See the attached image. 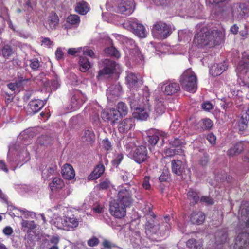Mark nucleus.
<instances>
[{"mask_svg":"<svg viewBox=\"0 0 249 249\" xmlns=\"http://www.w3.org/2000/svg\"><path fill=\"white\" fill-rule=\"evenodd\" d=\"M132 202V192L129 189H123L119 191L117 199L110 202L109 212L114 217L121 219L126 215L127 207Z\"/></svg>","mask_w":249,"mask_h":249,"instance_id":"f257e3e1","label":"nucleus"},{"mask_svg":"<svg viewBox=\"0 0 249 249\" xmlns=\"http://www.w3.org/2000/svg\"><path fill=\"white\" fill-rule=\"evenodd\" d=\"M221 34L217 30L209 31L207 28H202L195 34L193 43L198 48L208 45H215L221 39Z\"/></svg>","mask_w":249,"mask_h":249,"instance_id":"f03ea898","label":"nucleus"},{"mask_svg":"<svg viewBox=\"0 0 249 249\" xmlns=\"http://www.w3.org/2000/svg\"><path fill=\"white\" fill-rule=\"evenodd\" d=\"M150 92L147 87L143 89V97L140 105L132 113L134 118L146 120L149 117L151 110V105L149 103Z\"/></svg>","mask_w":249,"mask_h":249,"instance_id":"7ed1b4c3","label":"nucleus"},{"mask_svg":"<svg viewBox=\"0 0 249 249\" xmlns=\"http://www.w3.org/2000/svg\"><path fill=\"white\" fill-rule=\"evenodd\" d=\"M179 81L184 90L191 93L196 91L197 77L191 69H188L183 72Z\"/></svg>","mask_w":249,"mask_h":249,"instance_id":"20e7f679","label":"nucleus"},{"mask_svg":"<svg viewBox=\"0 0 249 249\" xmlns=\"http://www.w3.org/2000/svg\"><path fill=\"white\" fill-rule=\"evenodd\" d=\"M122 25L124 28L131 31L140 38H144L146 36L144 26L134 19L127 20L122 24Z\"/></svg>","mask_w":249,"mask_h":249,"instance_id":"39448f33","label":"nucleus"},{"mask_svg":"<svg viewBox=\"0 0 249 249\" xmlns=\"http://www.w3.org/2000/svg\"><path fill=\"white\" fill-rule=\"evenodd\" d=\"M133 0H118L115 6L116 12L125 15H129L132 12Z\"/></svg>","mask_w":249,"mask_h":249,"instance_id":"423d86ee","label":"nucleus"},{"mask_svg":"<svg viewBox=\"0 0 249 249\" xmlns=\"http://www.w3.org/2000/svg\"><path fill=\"white\" fill-rule=\"evenodd\" d=\"M152 32L153 34H159L163 38H167L172 32L170 25L160 21L156 22L153 25Z\"/></svg>","mask_w":249,"mask_h":249,"instance_id":"0eeeda50","label":"nucleus"},{"mask_svg":"<svg viewBox=\"0 0 249 249\" xmlns=\"http://www.w3.org/2000/svg\"><path fill=\"white\" fill-rule=\"evenodd\" d=\"M233 16L240 20L245 18L246 14L249 12V4L242 3H234L231 7Z\"/></svg>","mask_w":249,"mask_h":249,"instance_id":"6e6552de","label":"nucleus"},{"mask_svg":"<svg viewBox=\"0 0 249 249\" xmlns=\"http://www.w3.org/2000/svg\"><path fill=\"white\" fill-rule=\"evenodd\" d=\"M148 158V151L145 146L141 145L137 147L133 152L132 159L138 164L145 162Z\"/></svg>","mask_w":249,"mask_h":249,"instance_id":"1a4fd4ad","label":"nucleus"},{"mask_svg":"<svg viewBox=\"0 0 249 249\" xmlns=\"http://www.w3.org/2000/svg\"><path fill=\"white\" fill-rule=\"evenodd\" d=\"M103 63L104 68L98 71V76L101 77L106 75H109L114 72L117 65L115 61L109 59H106L103 61Z\"/></svg>","mask_w":249,"mask_h":249,"instance_id":"9d476101","label":"nucleus"},{"mask_svg":"<svg viewBox=\"0 0 249 249\" xmlns=\"http://www.w3.org/2000/svg\"><path fill=\"white\" fill-rule=\"evenodd\" d=\"M101 116L104 121L110 122L111 124H114L119 119V113L116 111V109H110L103 111Z\"/></svg>","mask_w":249,"mask_h":249,"instance_id":"9b49d317","label":"nucleus"},{"mask_svg":"<svg viewBox=\"0 0 249 249\" xmlns=\"http://www.w3.org/2000/svg\"><path fill=\"white\" fill-rule=\"evenodd\" d=\"M46 100H33L28 104L27 111L30 114H34L38 112L46 104Z\"/></svg>","mask_w":249,"mask_h":249,"instance_id":"f8f14e48","label":"nucleus"},{"mask_svg":"<svg viewBox=\"0 0 249 249\" xmlns=\"http://www.w3.org/2000/svg\"><path fill=\"white\" fill-rule=\"evenodd\" d=\"M246 147H249V142H239L233 144L227 151L229 156L233 157L240 154Z\"/></svg>","mask_w":249,"mask_h":249,"instance_id":"ddd939ff","label":"nucleus"},{"mask_svg":"<svg viewBox=\"0 0 249 249\" xmlns=\"http://www.w3.org/2000/svg\"><path fill=\"white\" fill-rule=\"evenodd\" d=\"M249 243V234L247 233H239L235 240L234 248L235 249H242Z\"/></svg>","mask_w":249,"mask_h":249,"instance_id":"4468645a","label":"nucleus"},{"mask_svg":"<svg viewBox=\"0 0 249 249\" xmlns=\"http://www.w3.org/2000/svg\"><path fill=\"white\" fill-rule=\"evenodd\" d=\"M86 99L83 95L77 91L74 93L71 98V109L74 111L79 108L85 102Z\"/></svg>","mask_w":249,"mask_h":249,"instance_id":"2eb2a0df","label":"nucleus"},{"mask_svg":"<svg viewBox=\"0 0 249 249\" xmlns=\"http://www.w3.org/2000/svg\"><path fill=\"white\" fill-rule=\"evenodd\" d=\"M135 126L133 118H126L118 124V128L119 132L126 133Z\"/></svg>","mask_w":249,"mask_h":249,"instance_id":"dca6fc26","label":"nucleus"},{"mask_svg":"<svg viewBox=\"0 0 249 249\" xmlns=\"http://www.w3.org/2000/svg\"><path fill=\"white\" fill-rule=\"evenodd\" d=\"M160 226L157 223H155L153 220L147 221L145 224V231L146 233L148 235V233L151 234H160L163 236L164 234L163 232L160 231Z\"/></svg>","mask_w":249,"mask_h":249,"instance_id":"f3484780","label":"nucleus"},{"mask_svg":"<svg viewBox=\"0 0 249 249\" xmlns=\"http://www.w3.org/2000/svg\"><path fill=\"white\" fill-rule=\"evenodd\" d=\"M172 173L177 176H181L185 171V165L179 160H173L171 162Z\"/></svg>","mask_w":249,"mask_h":249,"instance_id":"a211bd4d","label":"nucleus"},{"mask_svg":"<svg viewBox=\"0 0 249 249\" xmlns=\"http://www.w3.org/2000/svg\"><path fill=\"white\" fill-rule=\"evenodd\" d=\"M62 227L64 230H70L71 229L76 228L78 225V221L75 217H64L61 218Z\"/></svg>","mask_w":249,"mask_h":249,"instance_id":"6ab92c4d","label":"nucleus"},{"mask_svg":"<svg viewBox=\"0 0 249 249\" xmlns=\"http://www.w3.org/2000/svg\"><path fill=\"white\" fill-rule=\"evenodd\" d=\"M237 70L242 73H247L249 71V55L245 53L242 57V59L239 62Z\"/></svg>","mask_w":249,"mask_h":249,"instance_id":"aec40b11","label":"nucleus"},{"mask_svg":"<svg viewBox=\"0 0 249 249\" xmlns=\"http://www.w3.org/2000/svg\"><path fill=\"white\" fill-rule=\"evenodd\" d=\"M126 83L130 89H135L142 83L139 81L137 74L133 72H129L125 77Z\"/></svg>","mask_w":249,"mask_h":249,"instance_id":"412c9836","label":"nucleus"},{"mask_svg":"<svg viewBox=\"0 0 249 249\" xmlns=\"http://www.w3.org/2000/svg\"><path fill=\"white\" fill-rule=\"evenodd\" d=\"M59 21V18L57 15L54 12L51 13L48 16L46 22L47 26H48L47 29L49 31L55 30Z\"/></svg>","mask_w":249,"mask_h":249,"instance_id":"4be33fe9","label":"nucleus"},{"mask_svg":"<svg viewBox=\"0 0 249 249\" xmlns=\"http://www.w3.org/2000/svg\"><path fill=\"white\" fill-rule=\"evenodd\" d=\"M81 139L87 144L92 145L95 142V135L92 129H87L84 131Z\"/></svg>","mask_w":249,"mask_h":249,"instance_id":"5701e85b","label":"nucleus"},{"mask_svg":"<svg viewBox=\"0 0 249 249\" xmlns=\"http://www.w3.org/2000/svg\"><path fill=\"white\" fill-rule=\"evenodd\" d=\"M105 170V166L102 163L97 165L93 171L88 176V179L89 180H94L98 179L104 173Z\"/></svg>","mask_w":249,"mask_h":249,"instance_id":"b1692460","label":"nucleus"},{"mask_svg":"<svg viewBox=\"0 0 249 249\" xmlns=\"http://www.w3.org/2000/svg\"><path fill=\"white\" fill-rule=\"evenodd\" d=\"M63 177L68 180H71L75 177V171L72 166L70 164H64L62 168Z\"/></svg>","mask_w":249,"mask_h":249,"instance_id":"393cba45","label":"nucleus"},{"mask_svg":"<svg viewBox=\"0 0 249 249\" xmlns=\"http://www.w3.org/2000/svg\"><path fill=\"white\" fill-rule=\"evenodd\" d=\"M205 219V216L202 212H193L190 215V220L193 224L201 225Z\"/></svg>","mask_w":249,"mask_h":249,"instance_id":"a878e982","label":"nucleus"},{"mask_svg":"<svg viewBox=\"0 0 249 249\" xmlns=\"http://www.w3.org/2000/svg\"><path fill=\"white\" fill-rule=\"evenodd\" d=\"M180 86L176 82L169 83L164 87V92L167 95H172L180 90Z\"/></svg>","mask_w":249,"mask_h":249,"instance_id":"bb28decb","label":"nucleus"},{"mask_svg":"<svg viewBox=\"0 0 249 249\" xmlns=\"http://www.w3.org/2000/svg\"><path fill=\"white\" fill-rule=\"evenodd\" d=\"M213 125V122L211 120L208 118H205L200 120L197 125V129L202 130H210Z\"/></svg>","mask_w":249,"mask_h":249,"instance_id":"cd10ccee","label":"nucleus"},{"mask_svg":"<svg viewBox=\"0 0 249 249\" xmlns=\"http://www.w3.org/2000/svg\"><path fill=\"white\" fill-rule=\"evenodd\" d=\"M64 185V182L61 178L55 177L49 183V187L52 191L55 192L61 189Z\"/></svg>","mask_w":249,"mask_h":249,"instance_id":"c85d7f7f","label":"nucleus"},{"mask_svg":"<svg viewBox=\"0 0 249 249\" xmlns=\"http://www.w3.org/2000/svg\"><path fill=\"white\" fill-rule=\"evenodd\" d=\"M79 65V70L82 72H85L89 70L91 67V64L89 59L84 56L80 57L78 62Z\"/></svg>","mask_w":249,"mask_h":249,"instance_id":"c756f323","label":"nucleus"},{"mask_svg":"<svg viewBox=\"0 0 249 249\" xmlns=\"http://www.w3.org/2000/svg\"><path fill=\"white\" fill-rule=\"evenodd\" d=\"M74 10L76 13L80 15H85L89 11V8L88 3L82 1L76 3Z\"/></svg>","mask_w":249,"mask_h":249,"instance_id":"7c9ffc66","label":"nucleus"},{"mask_svg":"<svg viewBox=\"0 0 249 249\" xmlns=\"http://www.w3.org/2000/svg\"><path fill=\"white\" fill-rule=\"evenodd\" d=\"M121 178L124 182H126L125 185L126 186L124 187H122L121 189H129L130 190V186L133 185V182L132 181V179L133 178L132 175L127 172H123L121 174Z\"/></svg>","mask_w":249,"mask_h":249,"instance_id":"2f4dec72","label":"nucleus"},{"mask_svg":"<svg viewBox=\"0 0 249 249\" xmlns=\"http://www.w3.org/2000/svg\"><path fill=\"white\" fill-rule=\"evenodd\" d=\"M66 22L73 27L77 28L80 23V17L75 14H71L67 18Z\"/></svg>","mask_w":249,"mask_h":249,"instance_id":"473e14b6","label":"nucleus"},{"mask_svg":"<svg viewBox=\"0 0 249 249\" xmlns=\"http://www.w3.org/2000/svg\"><path fill=\"white\" fill-rule=\"evenodd\" d=\"M186 246L190 249H197L203 246V241L201 240H197L192 238L186 242Z\"/></svg>","mask_w":249,"mask_h":249,"instance_id":"72a5a7b5","label":"nucleus"},{"mask_svg":"<svg viewBox=\"0 0 249 249\" xmlns=\"http://www.w3.org/2000/svg\"><path fill=\"white\" fill-rule=\"evenodd\" d=\"M166 107L163 102L161 99L156 98L155 110L158 115L162 114L165 110Z\"/></svg>","mask_w":249,"mask_h":249,"instance_id":"f704fd0d","label":"nucleus"},{"mask_svg":"<svg viewBox=\"0 0 249 249\" xmlns=\"http://www.w3.org/2000/svg\"><path fill=\"white\" fill-rule=\"evenodd\" d=\"M56 169L57 167L54 165L46 167V169L43 170L42 172V178L45 179H48L53 174Z\"/></svg>","mask_w":249,"mask_h":249,"instance_id":"c9c22d12","label":"nucleus"},{"mask_svg":"<svg viewBox=\"0 0 249 249\" xmlns=\"http://www.w3.org/2000/svg\"><path fill=\"white\" fill-rule=\"evenodd\" d=\"M104 53L106 54L119 58L120 54L119 52L114 46H111L106 48L104 50Z\"/></svg>","mask_w":249,"mask_h":249,"instance_id":"e433bc0d","label":"nucleus"},{"mask_svg":"<svg viewBox=\"0 0 249 249\" xmlns=\"http://www.w3.org/2000/svg\"><path fill=\"white\" fill-rule=\"evenodd\" d=\"M117 109L116 111H118L119 113V117L120 116H125L128 113V107L126 104L122 102H120L118 103Z\"/></svg>","mask_w":249,"mask_h":249,"instance_id":"4c0bfd02","label":"nucleus"},{"mask_svg":"<svg viewBox=\"0 0 249 249\" xmlns=\"http://www.w3.org/2000/svg\"><path fill=\"white\" fill-rule=\"evenodd\" d=\"M2 56L5 59H8L13 54L14 51L12 47L8 44L5 45L1 50Z\"/></svg>","mask_w":249,"mask_h":249,"instance_id":"58836bf2","label":"nucleus"},{"mask_svg":"<svg viewBox=\"0 0 249 249\" xmlns=\"http://www.w3.org/2000/svg\"><path fill=\"white\" fill-rule=\"evenodd\" d=\"M185 141L182 139L178 138H174L173 140L169 141V144L173 147H182L185 145Z\"/></svg>","mask_w":249,"mask_h":249,"instance_id":"ea45409f","label":"nucleus"},{"mask_svg":"<svg viewBox=\"0 0 249 249\" xmlns=\"http://www.w3.org/2000/svg\"><path fill=\"white\" fill-rule=\"evenodd\" d=\"M111 185L110 181L107 178L101 180L100 183L97 185L96 188L99 190H107Z\"/></svg>","mask_w":249,"mask_h":249,"instance_id":"a19ab883","label":"nucleus"},{"mask_svg":"<svg viewBox=\"0 0 249 249\" xmlns=\"http://www.w3.org/2000/svg\"><path fill=\"white\" fill-rule=\"evenodd\" d=\"M187 197L189 200H192L195 203H197L199 200L198 194L196 191L193 189H190L188 191Z\"/></svg>","mask_w":249,"mask_h":249,"instance_id":"79ce46f5","label":"nucleus"},{"mask_svg":"<svg viewBox=\"0 0 249 249\" xmlns=\"http://www.w3.org/2000/svg\"><path fill=\"white\" fill-rule=\"evenodd\" d=\"M142 92H143V90ZM140 95H141V93H140ZM142 96L140 97L139 101L132 98H129V104L131 109H134L135 110L137 107H139L143 97V93H142Z\"/></svg>","mask_w":249,"mask_h":249,"instance_id":"37998d69","label":"nucleus"},{"mask_svg":"<svg viewBox=\"0 0 249 249\" xmlns=\"http://www.w3.org/2000/svg\"><path fill=\"white\" fill-rule=\"evenodd\" d=\"M227 67L222 64H218L215 68L214 71L212 75L213 76H217L220 75L224 71L226 70Z\"/></svg>","mask_w":249,"mask_h":249,"instance_id":"c03bdc74","label":"nucleus"},{"mask_svg":"<svg viewBox=\"0 0 249 249\" xmlns=\"http://www.w3.org/2000/svg\"><path fill=\"white\" fill-rule=\"evenodd\" d=\"M102 144L103 148L108 153L112 150V144L108 139H104L102 141Z\"/></svg>","mask_w":249,"mask_h":249,"instance_id":"a18cd8bd","label":"nucleus"},{"mask_svg":"<svg viewBox=\"0 0 249 249\" xmlns=\"http://www.w3.org/2000/svg\"><path fill=\"white\" fill-rule=\"evenodd\" d=\"M91 120L93 124L95 125H98L100 124L101 121L99 118V113L94 111L91 114Z\"/></svg>","mask_w":249,"mask_h":249,"instance_id":"49530a36","label":"nucleus"},{"mask_svg":"<svg viewBox=\"0 0 249 249\" xmlns=\"http://www.w3.org/2000/svg\"><path fill=\"white\" fill-rule=\"evenodd\" d=\"M148 138L147 141L151 145H156L159 140L158 134H157L156 131L153 135H148Z\"/></svg>","mask_w":249,"mask_h":249,"instance_id":"de8ad7c7","label":"nucleus"},{"mask_svg":"<svg viewBox=\"0 0 249 249\" xmlns=\"http://www.w3.org/2000/svg\"><path fill=\"white\" fill-rule=\"evenodd\" d=\"M177 151L170 148H166L164 149L163 154L164 157H172L177 154Z\"/></svg>","mask_w":249,"mask_h":249,"instance_id":"09e8293b","label":"nucleus"},{"mask_svg":"<svg viewBox=\"0 0 249 249\" xmlns=\"http://www.w3.org/2000/svg\"><path fill=\"white\" fill-rule=\"evenodd\" d=\"M248 121H245V119L241 117L238 123L239 130L242 131L246 129L248 126Z\"/></svg>","mask_w":249,"mask_h":249,"instance_id":"8fccbe9b","label":"nucleus"},{"mask_svg":"<svg viewBox=\"0 0 249 249\" xmlns=\"http://www.w3.org/2000/svg\"><path fill=\"white\" fill-rule=\"evenodd\" d=\"M30 67L34 71H36L40 67V63L37 59H32L30 61Z\"/></svg>","mask_w":249,"mask_h":249,"instance_id":"3c124183","label":"nucleus"},{"mask_svg":"<svg viewBox=\"0 0 249 249\" xmlns=\"http://www.w3.org/2000/svg\"><path fill=\"white\" fill-rule=\"evenodd\" d=\"M221 101L220 107L225 111H226L228 108L231 107L232 105V103L231 102H226L224 98H222Z\"/></svg>","mask_w":249,"mask_h":249,"instance_id":"603ef678","label":"nucleus"},{"mask_svg":"<svg viewBox=\"0 0 249 249\" xmlns=\"http://www.w3.org/2000/svg\"><path fill=\"white\" fill-rule=\"evenodd\" d=\"M142 187L145 190H150L151 188V185L150 184V177L149 176H145L142 182Z\"/></svg>","mask_w":249,"mask_h":249,"instance_id":"864d4df0","label":"nucleus"},{"mask_svg":"<svg viewBox=\"0 0 249 249\" xmlns=\"http://www.w3.org/2000/svg\"><path fill=\"white\" fill-rule=\"evenodd\" d=\"M124 158L123 155L122 154H117L115 157V158L112 160V164L113 165L118 166L119 165L122 160Z\"/></svg>","mask_w":249,"mask_h":249,"instance_id":"5fc2aeb1","label":"nucleus"},{"mask_svg":"<svg viewBox=\"0 0 249 249\" xmlns=\"http://www.w3.org/2000/svg\"><path fill=\"white\" fill-rule=\"evenodd\" d=\"M99 243V239L95 237H93L88 240L87 242L88 245L90 247H94L98 245Z\"/></svg>","mask_w":249,"mask_h":249,"instance_id":"6e6d98bb","label":"nucleus"},{"mask_svg":"<svg viewBox=\"0 0 249 249\" xmlns=\"http://www.w3.org/2000/svg\"><path fill=\"white\" fill-rule=\"evenodd\" d=\"M200 202L206 203L207 204H213L214 203L213 200L210 196H203L201 197Z\"/></svg>","mask_w":249,"mask_h":249,"instance_id":"4d7b16f0","label":"nucleus"},{"mask_svg":"<svg viewBox=\"0 0 249 249\" xmlns=\"http://www.w3.org/2000/svg\"><path fill=\"white\" fill-rule=\"evenodd\" d=\"M157 6H166L169 2L170 0H151Z\"/></svg>","mask_w":249,"mask_h":249,"instance_id":"13d9d810","label":"nucleus"},{"mask_svg":"<svg viewBox=\"0 0 249 249\" xmlns=\"http://www.w3.org/2000/svg\"><path fill=\"white\" fill-rule=\"evenodd\" d=\"M127 47L130 50H134L136 47V44L134 40L128 38L126 41Z\"/></svg>","mask_w":249,"mask_h":249,"instance_id":"bf43d9fd","label":"nucleus"},{"mask_svg":"<svg viewBox=\"0 0 249 249\" xmlns=\"http://www.w3.org/2000/svg\"><path fill=\"white\" fill-rule=\"evenodd\" d=\"M209 161L208 156L206 155H204L199 160V163L203 167H205L207 165Z\"/></svg>","mask_w":249,"mask_h":249,"instance_id":"052dcab7","label":"nucleus"},{"mask_svg":"<svg viewBox=\"0 0 249 249\" xmlns=\"http://www.w3.org/2000/svg\"><path fill=\"white\" fill-rule=\"evenodd\" d=\"M41 44H44L45 46H47L49 48H50L53 43V41H51L49 37H41Z\"/></svg>","mask_w":249,"mask_h":249,"instance_id":"680f3d73","label":"nucleus"},{"mask_svg":"<svg viewBox=\"0 0 249 249\" xmlns=\"http://www.w3.org/2000/svg\"><path fill=\"white\" fill-rule=\"evenodd\" d=\"M207 140L212 144L214 145L216 142V136L213 133H209L207 136Z\"/></svg>","mask_w":249,"mask_h":249,"instance_id":"e2e57ef3","label":"nucleus"},{"mask_svg":"<svg viewBox=\"0 0 249 249\" xmlns=\"http://www.w3.org/2000/svg\"><path fill=\"white\" fill-rule=\"evenodd\" d=\"M169 178V174L167 171L163 172L161 175L159 177V179L160 182H165Z\"/></svg>","mask_w":249,"mask_h":249,"instance_id":"0e129e2a","label":"nucleus"},{"mask_svg":"<svg viewBox=\"0 0 249 249\" xmlns=\"http://www.w3.org/2000/svg\"><path fill=\"white\" fill-rule=\"evenodd\" d=\"M55 57L57 60H60L63 58L64 53L60 48H57L55 53Z\"/></svg>","mask_w":249,"mask_h":249,"instance_id":"69168bd1","label":"nucleus"},{"mask_svg":"<svg viewBox=\"0 0 249 249\" xmlns=\"http://www.w3.org/2000/svg\"><path fill=\"white\" fill-rule=\"evenodd\" d=\"M81 48H69L68 50V54L70 55H76V53L80 52Z\"/></svg>","mask_w":249,"mask_h":249,"instance_id":"338daca9","label":"nucleus"},{"mask_svg":"<svg viewBox=\"0 0 249 249\" xmlns=\"http://www.w3.org/2000/svg\"><path fill=\"white\" fill-rule=\"evenodd\" d=\"M3 232L5 235L9 236V235H11L13 233V229L11 227L6 226L5 228H4L3 229Z\"/></svg>","mask_w":249,"mask_h":249,"instance_id":"774afa93","label":"nucleus"}]
</instances>
